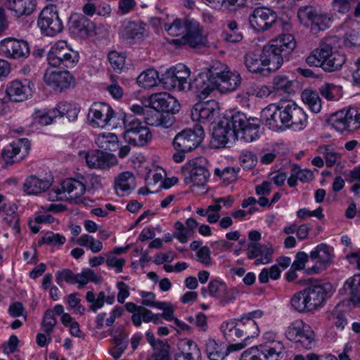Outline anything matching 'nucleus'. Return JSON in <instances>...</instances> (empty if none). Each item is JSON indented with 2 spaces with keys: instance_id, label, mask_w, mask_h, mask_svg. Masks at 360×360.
I'll return each mask as SVG.
<instances>
[{
  "instance_id": "nucleus-1",
  "label": "nucleus",
  "mask_w": 360,
  "mask_h": 360,
  "mask_svg": "<svg viewBox=\"0 0 360 360\" xmlns=\"http://www.w3.org/2000/svg\"><path fill=\"white\" fill-rule=\"evenodd\" d=\"M259 124L258 118H248L245 113L236 112L230 118H225L214 127L211 143L218 148L226 147L229 142L238 139L252 142L259 136Z\"/></svg>"
},
{
  "instance_id": "nucleus-2",
  "label": "nucleus",
  "mask_w": 360,
  "mask_h": 360,
  "mask_svg": "<svg viewBox=\"0 0 360 360\" xmlns=\"http://www.w3.org/2000/svg\"><path fill=\"white\" fill-rule=\"evenodd\" d=\"M265 124L271 130L292 129L300 130L307 124V115L295 102L271 104L264 108L261 114Z\"/></svg>"
},
{
  "instance_id": "nucleus-3",
  "label": "nucleus",
  "mask_w": 360,
  "mask_h": 360,
  "mask_svg": "<svg viewBox=\"0 0 360 360\" xmlns=\"http://www.w3.org/2000/svg\"><path fill=\"white\" fill-rule=\"evenodd\" d=\"M333 38H326L306 58L309 66L320 67L326 72L339 70L345 62V58L338 52L333 51Z\"/></svg>"
},
{
  "instance_id": "nucleus-4",
  "label": "nucleus",
  "mask_w": 360,
  "mask_h": 360,
  "mask_svg": "<svg viewBox=\"0 0 360 360\" xmlns=\"http://www.w3.org/2000/svg\"><path fill=\"white\" fill-rule=\"evenodd\" d=\"M125 128L124 139L134 146H143L150 141L152 134L149 129L131 115H126L123 119Z\"/></svg>"
},
{
  "instance_id": "nucleus-5",
  "label": "nucleus",
  "mask_w": 360,
  "mask_h": 360,
  "mask_svg": "<svg viewBox=\"0 0 360 360\" xmlns=\"http://www.w3.org/2000/svg\"><path fill=\"white\" fill-rule=\"evenodd\" d=\"M78 60V53L69 47L65 41L55 43L48 54L49 63L53 67L72 68Z\"/></svg>"
},
{
  "instance_id": "nucleus-6",
  "label": "nucleus",
  "mask_w": 360,
  "mask_h": 360,
  "mask_svg": "<svg viewBox=\"0 0 360 360\" xmlns=\"http://www.w3.org/2000/svg\"><path fill=\"white\" fill-rule=\"evenodd\" d=\"M185 174L184 181L192 187H204L208 181L210 172L205 165V160L196 158L188 162L182 167Z\"/></svg>"
},
{
  "instance_id": "nucleus-7",
  "label": "nucleus",
  "mask_w": 360,
  "mask_h": 360,
  "mask_svg": "<svg viewBox=\"0 0 360 360\" xmlns=\"http://www.w3.org/2000/svg\"><path fill=\"white\" fill-rule=\"evenodd\" d=\"M204 137L205 131L202 127L195 124L193 129H184L177 134L172 143L175 150L188 153L195 149Z\"/></svg>"
},
{
  "instance_id": "nucleus-8",
  "label": "nucleus",
  "mask_w": 360,
  "mask_h": 360,
  "mask_svg": "<svg viewBox=\"0 0 360 360\" xmlns=\"http://www.w3.org/2000/svg\"><path fill=\"white\" fill-rule=\"evenodd\" d=\"M329 122L337 131H354L360 127V112L356 108L343 109L332 115Z\"/></svg>"
},
{
  "instance_id": "nucleus-9",
  "label": "nucleus",
  "mask_w": 360,
  "mask_h": 360,
  "mask_svg": "<svg viewBox=\"0 0 360 360\" xmlns=\"http://www.w3.org/2000/svg\"><path fill=\"white\" fill-rule=\"evenodd\" d=\"M250 27L257 32H264L275 24L279 23L277 20V14L273 10L266 7H258L253 10L248 18Z\"/></svg>"
},
{
  "instance_id": "nucleus-10",
  "label": "nucleus",
  "mask_w": 360,
  "mask_h": 360,
  "mask_svg": "<svg viewBox=\"0 0 360 360\" xmlns=\"http://www.w3.org/2000/svg\"><path fill=\"white\" fill-rule=\"evenodd\" d=\"M30 141L27 139H20L11 143L1 150V157L5 164L12 165L22 161L29 153Z\"/></svg>"
},
{
  "instance_id": "nucleus-11",
  "label": "nucleus",
  "mask_w": 360,
  "mask_h": 360,
  "mask_svg": "<svg viewBox=\"0 0 360 360\" xmlns=\"http://www.w3.org/2000/svg\"><path fill=\"white\" fill-rule=\"evenodd\" d=\"M37 23L41 32L47 36H55L63 29L57 11L52 8L46 7L41 11Z\"/></svg>"
},
{
  "instance_id": "nucleus-12",
  "label": "nucleus",
  "mask_w": 360,
  "mask_h": 360,
  "mask_svg": "<svg viewBox=\"0 0 360 360\" xmlns=\"http://www.w3.org/2000/svg\"><path fill=\"white\" fill-rule=\"evenodd\" d=\"M27 41L15 38H7L0 41V53L7 58L21 60L30 56Z\"/></svg>"
},
{
  "instance_id": "nucleus-13",
  "label": "nucleus",
  "mask_w": 360,
  "mask_h": 360,
  "mask_svg": "<svg viewBox=\"0 0 360 360\" xmlns=\"http://www.w3.org/2000/svg\"><path fill=\"white\" fill-rule=\"evenodd\" d=\"M188 29L185 35L181 39L173 40L175 45H188V46L196 49L205 45L206 39L202 36V31L199 22L194 20H187Z\"/></svg>"
},
{
  "instance_id": "nucleus-14",
  "label": "nucleus",
  "mask_w": 360,
  "mask_h": 360,
  "mask_svg": "<svg viewBox=\"0 0 360 360\" xmlns=\"http://www.w3.org/2000/svg\"><path fill=\"white\" fill-rule=\"evenodd\" d=\"M219 107L214 100L197 103L191 110V117L193 121L202 123L212 122L219 114Z\"/></svg>"
},
{
  "instance_id": "nucleus-15",
  "label": "nucleus",
  "mask_w": 360,
  "mask_h": 360,
  "mask_svg": "<svg viewBox=\"0 0 360 360\" xmlns=\"http://www.w3.org/2000/svg\"><path fill=\"white\" fill-rule=\"evenodd\" d=\"M151 108L164 114L174 115L180 110V104L177 100L168 93L154 94L150 98Z\"/></svg>"
},
{
  "instance_id": "nucleus-16",
  "label": "nucleus",
  "mask_w": 360,
  "mask_h": 360,
  "mask_svg": "<svg viewBox=\"0 0 360 360\" xmlns=\"http://www.w3.org/2000/svg\"><path fill=\"white\" fill-rule=\"evenodd\" d=\"M44 80L48 86L60 92L70 86L73 77L68 71H57L49 68L44 75Z\"/></svg>"
},
{
  "instance_id": "nucleus-17",
  "label": "nucleus",
  "mask_w": 360,
  "mask_h": 360,
  "mask_svg": "<svg viewBox=\"0 0 360 360\" xmlns=\"http://www.w3.org/2000/svg\"><path fill=\"white\" fill-rule=\"evenodd\" d=\"M110 105L105 103H94L89 109L88 117L97 127L103 128L109 124L114 116Z\"/></svg>"
},
{
  "instance_id": "nucleus-18",
  "label": "nucleus",
  "mask_w": 360,
  "mask_h": 360,
  "mask_svg": "<svg viewBox=\"0 0 360 360\" xmlns=\"http://www.w3.org/2000/svg\"><path fill=\"white\" fill-rule=\"evenodd\" d=\"M191 89L200 99H205L214 90L217 89L216 80L214 82L203 72L198 74L191 82Z\"/></svg>"
},
{
  "instance_id": "nucleus-19",
  "label": "nucleus",
  "mask_w": 360,
  "mask_h": 360,
  "mask_svg": "<svg viewBox=\"0 0 360 360\" xmlns=\"http://www.w3.org/2000/svg\"><path fill=\"white\" fill-rule=\"evenodd\" d=\"M61 188L63 193H67V199L72 202L78 203L81 200L79 198L86 191V186L84 177L78 176V179L70 178L63 181Z\"/></svg>"
},
{
  "instance_id": "nucleus-20",
  "label": "nucleus",
  "mask_w": 360,
  "mask_h": 360,
  "mask_svg": "<svg viewBox=\"0 0 360 360\" xmlns=\"http://www.w3.org/2000/svg\"><path fill=\"white\" fill-rule=\"evenodd\" d=\"M280 352L266 345H260L245 350L241 360H279Z\"/></svg>"
},
{
  "instance_id": "nucleus-21",
  "label": "nucleus",
  "mask_w": 360,
  "mask_h": 360,
  "mask_svg": "<svg viewBox=\"0 0 360 360\" xmlns=\"http://www.w3.org/2000/svg\"><path fill=\"white\" fill-rule=\"evenodd\" d=\"M330 288L329 284H315L311 285L304 289L307 296L309 309L311 311L321 307L326 300L328 290Z\"/></svg>"
},
{
  "instance_id": "nucleus-22",
  "label": "nucleus",
  "mask_w": 360,
  "mask_h": 360,
  "mask_svg": "<svg viewBox=\"0 0 360 360\" xmlns=\"http://www.w3.org/2000/svg\"><path fill=\"white\" fill-rule=\"evenodd\" d=\"M91 25V22L86 16L77 13L71 15L68 22L72 34L80 38L88 37Z\"/></svg>"
},
{
  "instance_id": "nucleus-23",
  "label": "nucleus",
  "mask_w": 360,
  "mask_h": 360,
  "mask_svg": "<svg viewBox=\"0 0 360 360\" xmlns=\"http://www.w3.org/2000/svg\"><path fill=\"white\" fill-rule=\"evenodd\" d=\"M262 56L268 74L278 70L283 64V58H285L270 43L263 47Z\"/></svg>"
},
{
  "instance_id": "nucleus-24",
  "label": "nucleus",
  "mask_w": 360,
  "mask_h": 360,
  "mask_svg": "<svg viewBox=\"0 0 360 360\" xmlns=\"http://www.w3.org/2000/svg\"><path fill=\"white\" fill-rule=\"evenodd\" d=\"M6 94L11 101L22 102L31 95V89L28 84L20 80H14L7 84Z\"/></svg>"
},
{
  "instance_id": "nucleus-25",
  "label": "nucleus",
  "mask_w": 360,
  "mask_h": 360,
  "mask_svg": "<svg viewBox=\"0 0 360 360\" xmlns=\"http://www.w3.org/2000/svg\"><path fill=\"white\" fill-rule=\"evenodd\" d=\"M89 158L88 167L90 168L105 169L117 163L116 157L101 150H94Z\"/></svg>"
},
{
  "instance_id": "nucleus-26",
  "label": "nucleus",
  "mask_w": 360,
  "mask_h": 360,
  "mask_svg": "<svg viewBox=\"0 0 360 360\" xmlns=\"http://www.w3.org/2000/svg\"><path fill=\"white\" fill-rule=\"evenodd\" d=\"M247 256L248 259H254L258 257L255 262V265L266 264L271 261L272 250L271 249L267 248L264 245H262L258 243H250L248 245Z\"/></svg>"
},
{
  "instance_id": "nucleus-27",
  "label": "nucleus",
  "mask_w": 360,
  "mask_h": 360,
  "mask_svg": "<svg viewBox=\"0 0 360 360\" xmlns=\"http://www.w3.org/2000/svg\"><path fill=\"white\" fill-rule=\"evenodd\" d=\"M145 120L147 124L153 127L169 128L174 122V117L171 114H164L153 108L147 110Z\"/></svg>"
},
{
  "instance_id": "nucleus-28",
  "label": "nucleus",
  "mask_w": 360,
  "mask_h": 360,
  "mask_svg": "<svg viewBox=\"0 0 360 360\" xmlns=\"http://www.w3.org/2000/svg\"><path fill=\"white\" fill-rule=\"evenodd\" d=\"M269 43L285 57L288 56L297 46L295 37L291 34H281Z\"/></svg>"
},
{
  "instance_id": "nucleus-29",
  "label": "nucleus",
  "mask_w": 360,
  "mask_h": 360,
  "mask_svg": "<svg viewBox=\"0 0 360 360\" xmlns=\"http://www.w3.org/2000/svg\"><path fill=\"white\" fill-rule=\"evenodd\" d=\"M145 32L144 25L139 22L124 20L119 31L120 36L126 40L140 38Z\"/></svg>"
},
{
  "instance_id": "nucleus-30",
  "label": "nucleus",
  "mask_w": 360,
  "mask_h": 360,
  "mask_svg": "<svg viewBox=\"0 0 360 360\" xmlns=\"http://www.w3.org/2000/svg\"><path fill=\"white\" fill-rule=\"evenodd\" d=\"M8 9L16 17L31 15L36 8V0H6Z\"/></svg>"
},
{
  "instance_id": "nucleus-31",
  "label": "nucleus",
  "mask_w": 360,
  "mask_h": 360,
  "mask_svg": "<svg viewBox=\"0 0 360 360\" xmlns=\"http://www.w3.org/2000/svg\"><path fill=\"white\" fill-rule=\"evenodd\" d=\"M243 63L250 72L261 75H268L262 54L259 55L252 51L248 52L243 56Z\"/></svg>"
},
{
  "instance_id": "nucleus-32",
  "label": "nucleus",
  "mask_w": 360,
  "mask_h": 360,
  "mask_svg": "<svg viewBox=\"0 0 360 360\" xmlns=\"http://www.w3.org/2000/svg\"><path fill=\"white\" fill-rule=\"evenodd\" d=\"M333 256V248L325 243L318 245L310 252L311 259L324 267L332 262Z\"/></svg>"
},
{
  "instance_id": "nucleus-33",
  "label": "nucleus",
  "mask_w": 360,
  "mask_h": 360,
  "mask_svg": "<svg viewBox=\"0 0 360 360\" xmlns=\"http://www.w3.org/2000/svg\"><path fill=\"white\" fill-rule=\"evenodd\" d=\"M177 83V89L181 91H188L191 89V82L188 79L191 75L190 70L184 64H178L169 69Z\"/></svg>"
},
{
  "instance_id": "nucleus-34",
  "label": "nucleus",
  "mask_w": 360,
  "mask_h": 360,
  "mask_svg": "<svg viewBox=\"0 0 360 360\" xmlns=\"http://www.w3.org/2000/svg\"><path fill=\"white\" fill-rule=\"evenodd\" d=\"M299 15L307 18L311 22V28L316 30H324L328 25L330 18L326 15L319 14L311 8H305L304 11H300Z\"/></svg>"
},
{
  "instance_id": "nucleus-35",
  "label": "nucleus",
  "mask_w": 360,
  "mask_h": 360,
  "mask_svg": "<svg viewBox=\"0 0 360 360\" xmlns=\"http://www.w3.org/2000/svg\"><path fill=\"white\" fill-rule=\"evenodd\" d=\"M135 178L131 172L120 174L115 179V190L118 195L124 196L134 188Z\"/></svg>"
},
{
  "instance_id": "nucleus-36",
  "label": "nucleus",
  "mask_w": 360,
  "mask_h": 360,
  "mask_svg": "<svg viewBox=\"0 0 360 360\" xmlns=\"http://www.w3.org/2000/svg\"><path fill=\"white\" fill-rule=\"evenodd\" d=\"M50 186L51 183L49 181L31 175L24 183V191L29 195L38 194L46 191Z\"/></svg>"
},
{
  "instance_id": "nucleus-37",
  "label": "nucleus",
  "mask_w": 360,
  "mask_h": 360,
  "mask_svg": "<svg viewBox=\"0 0 360 360\" xmlns=\"http://www.w3.org/2000/svg\"><path fill=\"white\" fill-rule=\"evenodd\" d=\"M110 335H113L112 343L115 345V346L110 349V354L115 359H118L127 348L129 344L127 340L128 334L124 329H121L119 334L113 335V330H112Z\"/></svg>"
},
{
  "instance_id": "nucleus-38",
  "label": "nucleus",
  "mask_w": 360,
  "mask_h": 360,
  "mask_svg": "<svg viewBox=\"0 0 360 360\" xmlns=\"http://www.w3.org/2000/svg\"><path fill=\"white\" fill-rule=\"evenodd\" d=\"M241 77L239 73L228 72L221 77V80L217 84V89L223 92L233 91L240 84Z\"/></svg>"
},
{
  "instance_id": "nucleus-39",
  "label": "nucleus",
  "mask_w": 360,
  "mask_h": 360,
  "mask_svg": "<svg viewBox=\"0 0 360 360\" xmlns=\"http://www.w3.org/2000/svg\"><path fill=\"white\" fill-rule=\"evenodd\" d=\"M187 349L176 353L174 360H202V354L198 346L192 340H187Z\"/></svg>"
},
{
  "instance_id": "nucleus-40",
  "label": "nucleus",
  "mask_w": 360,
  "mask_h": 360,
  "mask_svg": "<svg viewBox=\"0 0 360 360\" xmlns=\"http://www.w3.org/2000/svg\"><path fill=\"white\" fill-rule=\"evenodd\" d=\"M95 143L104 150L115 151L119 147L117 136L113 133H103L97 136Z\"/></svg>"
},
{
  "instance_id": "nucleus-41",
  "label": "nucleus",
  "mask_w": 360,
  "mask_h": 360,
  "mask_svg": "<svg viewBox=\"0 0 360 360\" xmlns=\"http://www.w3.org/2000/svg\"><path fill=\"white\" fill-rule=\"evenodd\" d=\"M301 98L302 101L308 105L311 112L319 113L322 107L321 99L319 93L312 89H304L302 94Z\"/></svg>"
},
{
  "instance_id": "nucleus-42",
  "label": "nucleus",
  "mask_w": 360,
  "mask_h": 360,
  "mask_svg": "<svg viewBox=\"0 0 360 360\" xmlns=\"http://www.w3.org/2000/svg\"><path fill=\"white\" fill-rule=\"evenodd\" d=\"M319 91L328 101H337L342 96V86L333 83H323L319 87Z\"/></svg>"
},
{
  "instance_id": "nucleus-43",
  "label": "nucleus",
  "mask_w": 360,
  "mask_h": 360,
  "mask_svg": "<svg viewBox=\"0 0 360 360\" xmlns=\"http://www.w3.org/2000/svg\"><path fill=\"white\" fill-rule=\"evenodd\" d=\"M158 72L154 69H148L143 72L137 78L138 84L144 88L150 89L157 85L159 81Z\"/></svg>"
},
{
  "instance_id": "nucleus-44",
  "label": "nucleus",
  "mask_w": 360,
  "mask_h": 360,
  "mask_svg": "<svg viewBox=\"0 0 360 360\" xmlns=\"http://www.w3.org/2000/svg\"><path fill=\"white\" fill-rule=\"evenodd\" d=\"M229 71V68L224 63H221L219 60L212 62L207 68L204 70L205 74L214 82L216 80L217 84L221 80V77Z\"/></svg>"
},
{
  "instance_id": "nucleus-45",
  "label": "nucleus",
  "mask_w": 360,
  "mask_h": 360,
  "mask_svg": "<svg viewBox=\"0 0 360 360\" xmlns=\"http://www.w3.org/2000/svg\"><path fill=\"white\" fill-rule=\"evenodd\" d=\"M194 18L187 16L184 19H176L171 25L165 24V28L167 33L172 37H177L186 32L188 29L187 20Z\"/></svg>"
},
{
  "instance_id": "nucleus-46",
  "label": "nucleus",
  "mask_w": 360,
  "mask_h": 360,
  "mask_svg": "<svg viewBox=\"0 0 360 360\" xmlns=\"http://www.w3.org/2000/svg\"><path fill=\"white\" fill-rule=\"evenodd\" d=\"M226 286L225 283L222 281L216 279L212 280L209 283L207 288H201V294L203 297H206L207 293H209L211 297L219 299L225 292Z\"/></svg>"
},
{
  "instance_id": "nucleus-47",
  "label": "nucleus",
  "mask_w": 360,
  "mask_h": 360,
  "mask_svg": "<svg viewBox=\"0 0 360 360\" xmlns=\"http://www.w3.org/2000/svg\"><path fill=\"white\" fill-rule=\"evenodd\" d=\"M344 290L349 291L353 302L360 303V275L348 278L344 284Z\"/></svg>"
},
{
  "instance_id": "nucleus-48",
  "label": "nucleus",
  "mask_w": 360,
  "mask_h": 360,
  "mask_svg": "<svg viewBox=\"0 0 360 360\" xmlns=\"http://www.w3.org/2000/svg\"><path fill=\"white\" fill-rule=\"evenodd\" d=\"M101 280V277L96 275L94 270L91 269H85L80 274H76V283L78 288H82L89 282L98 283Z\"/></svg>"
},
{
  "instance_id": "nucleus-49",
  "label": "nucleus",
  "mask_w": 360,
  "mask_h": 360,
  "mask_svg": "<svg viewBox=\"0 0 360 360\" xmlns=\"http://www.w3.org/2000/svg\"><path fill=\"white\" fill-rule=\"evenodd\" d=\"M291 307L298 312H307L310 311L309 302L303 290L295 293L290 300Z\"/></svg>"
},
{
  "instance_id": "nucleus-50",
  "label": "nucleus",
  "mask_w": 360,
  "mask_h": 360,
  "mask_svg": "<svg viewBox=\"0 0 360 360\" xmlns=\"http://www.w3.org/2000/svg\"><path fill=\"white\" fill-rule=\"evenodd\" d=\"M16 209V206L13 205H9L8 207L6 206L0 207V212H4L5 214L4 220L8 225L12 227L17 233H19L20 228L18 224V217L15 212Z\"/></svg>"
},
{
  "instance_id": "nucleus-51",
  "label": "nucleus",
  "mask_w": 360,
  "mask_h": 360,
  "mask_svg": "<svg viewBox=\"0 0 360 360\" xmlns=\"http://www.w3.org/2000/svg\"><path fill=\"white\" fill-rule=\"evenodd\" d=\"M306 325L302 320H295L288 327L285 333L286 338L292 341H297L300 335L307 328Z\"/></svg>"
},
{
  "instance_id": "nucleus-52",
  "label": "nucleus",
  "mask_w": 360,
  "mask_h": 360,
  "mask_svg": "<svg viewBox=\"0 0 360 360\" xmlns=\"http://www.w3.org/2000/svg\"><path fill=\"white\" fill-rule=\"evenodd\" d=\"M295 342L298 344V346L306 349H310L315 345L314 335L313 331L310 330L309 326H307V328L300 335L297 341Z\"/></svg>"
},
{
  "instance_id": "nucleus-53",
  "label": "nucleus",
  "mask_w": 360,
  "mask_h": 360,
  "mask_svg": "<svg viewBox=\"0 0 360 360\" xmlns=\"http://www.w3.org/2000/svg\"><path fill=\"white\" fill-rule=\"evenodd\" d=\"M105 295L104 292H100L96 297L95 294L92 291H88L86 294V300L91 304L89 310L96 312L98 309L101 308L105 303Z\"/></svg>"
},
{
  "instance_id": "nucleus-54",
  "label": "nucleus",
  "mask_w": 360,
  "mask_h": 360,
  "mask_svg": "<svg viewBox=\"0 0 360 360\" xmlns=\"http://www.w3.org/2000/svg\"><path fill=\"white\" fill-rule=\"evenodd\" d=\"M56 323L57 321L53 314V311L51 309H47L44 314L41 324L43 331L47 335V336L51 335Z\"/></svg>"
},
{
  "instance_id": "nucleus-55",
  "label": "nucleus",
  "mask_w": 360,
  "mask_h": 360,
  "mask_svg": "<svg viewBox=\"0 0 360 360\" xmlns=\"http://www.w3.org/2000/svg\"><path fill=\"white\" fill-rule=\"evenodd\" d=\"M272 83L274 89L276 91H282L288 94L292 91V82L289 80L285 76H276L273 79Z\"/></svg>"
},
{
  "instance_id": "nucleus-56",
  "label": "nucleus",
  "mask_w": 360,
  "mask_h": 360,
  "mask_svg": "<svg viewBox=\"0 0 360 360\" xmlns=\"http://www.w3.org/2000/svg\"><path fill=\"white\" fill-rule=\"evenodd\" d=\"M239 169L235 167H226L222 170L217 169L215 174L219 176L224 183L230 184L237 179Z\"/></svg>"
},
{
  "instance_id": "nucleus-57",
  "label": "nucleus",
  "mask_w": 360,
  "mask_h": 360,
  "mask_svg": "<svg viewBox=\"0 0 360 360\" xmlns=\"http://www.w3.org/2000/svg\"><path fill=\"white\" fill-rule=\"evenodd\" d=\"M239 322L242 324L240 326L244 330L245 340L258 335L259 328L255 320L245 319L244 321Z\"/></svg>"
},
{
  "instance_id": "nucleus-58",
  "label": "nucleus",
  "mask_w": 360,
  "mask_h": 360,
  "mask_svg": "<svg viewBox=\"0 0 360 360\" xmlns=\"http://www.w3.org/2000/svg\"><path fill=\"white\" fill-rule=\"evenodd\" d=\"M75 278L76 274L69 269H63L56 273V281L60 286H62L63 281L69 284H76Z\"/></svg>"
},
{
  "instance_id": "nucleus-59",
  "label": "nucleus",
  "mask_w": 360,
  "mask_h": 360,
  "mask_svg": "<svg viewBox=\"0 0 360 360\" xmlns=\"http://www.w3.org/2000/svg\"><path fill=\"white\" fill-rule=\"evenodd\" d=\"M108 60L116 72H120L125 65V56L115 51H110L108 53Z\"/></svg>"
},
{
  "instance_id": "nucleus-60",
  "label": "nucleus",
  "mask_w": 360,
  "mask_h": 360,
  "mask_svg": "<svg viewBox=\"0 0 360 360\" xmlns=\"http://www.w3.org/2000/svg\"><path fill=\"white\" fill-rule=\"evenodd\" d=\"M65 242V238L58 233H53V232H47L40 240L38 244L41 245L43 244L47 245H63Z\"/></svg>"
},
{
  "instance_id": "nucleus-61",
  "label": "nucleus",
  "mask_w": 360,
  "mask_h": 360,
  "mask_svg": "<svg viewBox=\"0 0 360 360\" xmlns=\"http://www.w3.org/2000/svg\"><path fill=\"white\" fill-rule=\"evenodd\" d=\"M79 296V292L71 293L67 296L66 300L70 309H73L75 312L82 315L85 312V308L81 304V300Z\"/></svg>"
},
{
  "instance_id": "nucleus-62",
  "label": "nucleus",
  "mask_w": 360,
  "mask_h": 360,
  "mask_svg": "<svg viewBox=\"0 0 360 360\" xmlns=\"http://www.w3.org/2000/svg\"><path fill=\"white\" fill-rule=\"evenodd\" d=\"M58 110L59 114H61L63 117L66 116L69 121L75 120L79 112L77 108L67 103H61L60 109Z\"/></svg>"
},
{
  "instance_id": "nucleus-63",
  "label": "nucleus",
  "mask_w": 360,
  "mask_h": 360,
  "mask_svg": "<svg viewBox=\"0 0 360 360\" xmlns=\"http://www.w3.org/2000/svg\"><path fill=\"white\" fill-rule=\"evenodd\" d=\"M140 295L142 297V305L155 308H162V302H155V295L152 292L141 291Z\"/></svg>"
},
{
  "instance_id": "nucleus-64",
  "label": "nucleus",
  "mask_w": 360,
  "mask_h": 360,
  "mask_svg": "<svg viewBox=\"0 0 360 360\" xmlns=\"http://www.w3.org/2000/svg\"><path fill=\"white\" fill-rule=\"evenodd\" d=\"M169 347V345H164L162 348L148 356L146 360H172Z\"/></svg>"
}]
</instances>
